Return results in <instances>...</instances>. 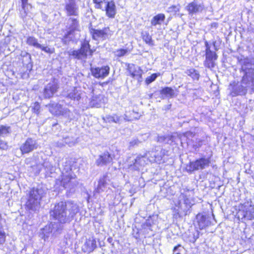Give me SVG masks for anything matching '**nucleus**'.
Segmentation results:
<instances>
[{
    "instance_id": "1",
    "label": "nucleus",
    "mask_w": 254,
    "mask_h": 254,
    "mask_svg": "<svg viewBox=\"0 0 254 254\" xmlns=\"http://www.w3.org/2000/svg\"><path fill=\"white\" fill-rule=\"evenodd\" d=\"M242 64V69L245 73L241 80V84L233 82L230 84L228 89L230 95L233 96L245 95L247 93V88L251 87L254 92V69L249 68L248 59H244L240 62Z\"/></svg>"
},
{
    "instance_id": "2",
    "label": "nucleus",
    "mask_w": 254,
    "mask_h": 254,
    "mask_svg": "<svg viewBox=\"0 0 254 254\" xmlns=\"http://www.w3.org/2000/svg\"><path fill=\"white\" fill-rule=\"evenodd\" d=\"M79 211V206L76 203L71 201H61L55 204L50 215L63 224L70 223Z\"/></svg>"
},
{
    "instance_id": "3",
    "label": "nucleus",
    "mask_w": 254,
    "mask_h": 254,
    "mask_svg": "<svg viewBox=\"0 0 254 254\" xmlns=\"http://www.w3.org/2000/svg\"><path fill=\"white\" fill-rule=\"evenodd\" d=\"M44 194V190L41 188L32 189L26 203V208L33 211H36L40 207V200Z\"/></svg>"
},
{
    "instance_id": "4",
    "label": "nucleus",
    "mask_w": 254,
    "mask_h": 254,
    "mask_svg": "<svg viewBox=\"0 0 254 254\" xmlns=\"http://www.w3.org/2000/svg\"><path fill=\"white\" fill-rule=\"evenodd\" d=\"M94 51L90 49L89 42L84 41L81 43L80 49L77 50H70L68 52L69 56H72L75 59L85 61L88 55L92 56Z\"/></svg>"
},
{
    "instance_id": "5",
    "label": "nucleus",
    "mask_w": 254,
    "mask_h": 254,
    "mask_svg": "<svg viewBox=\"0 0 254 254\" xmlns=\"http://www.w3.org/2000/svg\"><path fill=\"white\" fill-rule=\"evenodd\" d=\"M239 219L252 220L254 218V207L252 202L247 201L242 204L239 207L237 213Z\"/></svg>"
},
{
    "instance_id": "6",
    "label": "nucleus",
    "mask_w": 254,
    "mask_h": 254,
    "mask_svg": "<svg viewBox=\"0 0 254 254\" xmlns=\"http://www.w3.org/2000/svg\"><path fill=\"white\" fill-rule=\"evenodd\" d=\"M210 163L208 158L202 157L194 161H191L187 165L186 170L188 172L191 173L193 171L203 170L209 166Z\"/></svg>"
},
{
    "instance_id": "7",
    "label": "nucleus",
    "mask_w": 254,
    "mask_h": 254,
    "mask_svg": "<svg viewBox=\"0 0 254 254\" xmlns=\"http://www.w3.org/2000/svg\"><path fill=\"white\" fill-rule=\"evenodd\" d=\"M61 184L65 189L70 188L71 190L73 187L71 180L73 179L72 175L71 168L69 165H65L62 172Z\"/></svg>"
},
{
    "instance_id": "8",
    "label": "nucleus",
    "mask_w": 254,
    "mask_h": 254,
    "mask_svg": "<svg viewBox=\"0 0 254 254\" xmlns=\"http://www.w3.org/2000/svg\"><path fill=\"white\" fill-rule=\"evenodd\" d=\"M173 201L176 207L185 213H187L192 205L190 200L183 193H181L178 198L174 200Z\"/></svg>"
},
{
    "instance_id": "9",
    "label": "nucleus",
    "mask_w": 254,
    "mask_h": 254,
    "mask_svg": "<svg viewBox=\"0 0 254 254\" xmlns=\"http://www.w3.org/2000/svg\"><path fill=\"white\" fill-rule=\"evenodd\" d=\"M38 147L39 144L36 139L31 137H28L21 145L20 149L22 154H24L29 153L37 149Z\"/></svg>"
},
{
    "instance_id": "10",
    "label": "nucleus",
    "mask_w": 254,
    "mask_h": 254,
    "mask_svg": "<svg viewBox=\"0 0 254 254\" xmlns=\"http://www.w3.org/2000/svg\"><path fill=\"white\" fill-rule=\"evenodd\" d=\"M91 33L93 38L95 40L109 39L113 34L109 27H105L101 30L92 29Z\"/></svg>"
},
{
    "instance_id": "11",
    "label": "nucleus",
    "mask_w": 254,
    "mask_h": 254,
    "mask_svg": "<svg viewBox=\"0 0 254 254\" xmlns=\"http://www.w3.org/2000/svg\"><path fill=\"white\" fill-rule=\"evenodd\" d=\"M206 46V59L204 64L206 67L212 68L214 66V61L217 59V55L215 52L211 51L207 43H205Z\"/></svg>"
},
{
    "instance_id": "12",
    "label": "nucleus",
    "mask_w": 254,
    "mask_h": 254,
    "mask_svg": "<svg viewBox=\"0 0 254 254\" xmlns=\"http://www.w3.org/2000/svg\"><path fill=\"white\" fill-rule=\"evenodd\" d=\"M110 179L107 174L104 175L101 178L98 182L97 188L95 190V192L101 193L102 192L107 191L110 189Z\"/></svg>"
},
{
    "instance_id": "13",
    "label": "nucleus",
    "mask_w": 254,
    "mask_h": 254,
    "mask_svg": "<svg viewBox=\"0 0 254 254\" xmlns=\"http://www.w3.org/2000/svg\"><path fill=\"white\" fill-rule=\"evenodd\" d=\"M127 70L129 73V75L132 78L137 80L139 82L142 81L143 71L140 67L134 64H128Z\"/></svg>"
},
{
    "instance_id": "14",
    "label": "nucleus",
    "mask_w": 254,
    "mask_h": 254,
    "mask_svg": "<svg viewBox=\"0 0 254 254\" xmlns=\"http://www.w3.org/2000/svg\"><path fill=\"white\" fill-rule=\"evenodd\" d=\"M48 107L49 111L55 115H66L68 114L69 110L67 108H63V107L57 103H51L46 106Z\"/></svg>"
},
{
    "instance_id": "15",
    "label": "nucleus",
    "mask_w": 254,
    "mask_h": 254,
    "mask_svg": "<svg viewBox=\"0 0 254 254\" xmlns=\"http://www.w3.org/2000/svg\"><path fill=\"white\" fill-rule=\"evenodd\" d=\"M110 67L108 65L91 68L92 74L97 78H104L108 75Z\"/></svg>"
},
{
    "instance_id": "16",
    "label": "nucleus",
    "mask_w": 254,
    "mask_h": 254,
    "mask_svg": "<svg viewBox=\"0 0 254 254\" xmlns=\"http://www.w3.org/2000/svg\"><path fill=\"white\" fill-rule=\"evenodd\" d=\"M59 88L57 82L54 80L48 83L44 90V96L45 98H50L57 92Z\"/></svg>"
},
{
    "instance_id": "17",
    "label": "nucleus",
    "mask_w": 254,
    "mask_h": 254,
    "mask_svg": "<svg viewBox=\"0 0 254 254\" xmlns=\"http://www.w3.org/2000/svg\"><path fill=\"white\" fill-rule=\"evenodd\" d=\"M65 9L67 15H77L78 6L74 0H67L65 2Z\"/></svg>"
},
{
    "instance_id": "18",
    "label": "nucleus",
    "mask_w": 254,
    "mask_h": 254,
    "mask_svg": "<svg viewBox=\"0 0 254 254\" xmlns=\"http://www.w3.org/2000/svg\"><path fill=\"white\" fill-rule=\"evenodd\" d=\"M145 155L149 157L147 154H146ZM148 161H149L148 158L146 159L145 156L138 155L134 160L133 164L130 165V167L134 170H139L140 168L144 166L147 163Z\"/></svg>"
},
{
    "instance_id": "19",
    "label": "nucleus",
    "mask_w": 254,
    "mask_h": 254,
    "mask_svg": "<svg viewBox=\"0 0 254 254\" xmlns=\"http://www.w3.org/2000/svg\"><path fill=\"white\" fill-rule=\"evenodd\" d=\"M148 154L150 156L148 157L149 162H156L158 164L164 162V161H162V159L165 155L164 150L161 149L158 152V151L156 152L151 151L150 153L149 152Z\"/></svg>"
},
{
    "instance_id": "20",
    "label": "nucleus",
    "mask_w": 254,
    "mask_h": 254,
    "mask_svg": "<svg viewBox=\"0 0 254 254\" xmlns=\"http://www.w3.org/2000/svg\"><path fill=\"white\" fill-rule=\"evenodd\" d=\"M203 8V4L195 0L189 3L187 6V10L191 15L201 12Z\"/></svg>"
},
{
    "instance_id": "21",
    "label": "nucleus",
    "mask_w": 254,
    "mask_h": 254,
    "mask_svg": "<svg viewBox=\"0 0 254 254\" xmlns=\"http://www.w3.org/2000/svg\"><path fill=\"white\" fill-rule=\"evenodd\" d=\"M106 11V15L110 18H114L116 14V8L115 2L111 0L107 1L103 6V9Z\"/></svg>"
},
{
    "instance_id": "22",
    "label": "nucleus",
    "mask_w": 254,
    "mask_h": 254,
    "mask_svg": "<svg viewBox=\"0 0 254 254\" xmlns=\"http://www.w3.org/2000/svg\"><path fill=\"white\" fill-rule=\"evenodd\" d=\"M113 157L108 152H105L100 155L96 160V164L97 166L106 165L112 162Z\"/></svg>"
},
{
    "instance_id": "23",
    "label": "nucleus",
    "mask_w": 254,
    "mask_h": 254,
    "mask_svg": "<svg viewBox=\"0 0 254 254\" xmlns=\"http://www.w3.org/2000/svg\"><path fill=\"white\" fill-rule=\"evenodd\" d=\"M106 99L103 95H93L89 102V105L92 107L99 108L104 105Z\"/></svg>"
},
{
    "instance_id": "24",
    "label": "nucleus",
    "mask_w": 254,
    "mask_h": 254,
    "mask_svg": "<svg viewBox=\"0 0 254 254\" xmlns=\"http://www.w3.org/2000/svg\"><path fill=\"white\" fill-rule=\"evenodd\" d=\"M97 247L96 241L93 238L87 239L82 247L84 252L91 253Z\"/></svg>"
},
{
    "instance_id": "25",
    "label": "nucleus",
    "mask_w": 254,
    "mask_h": 254,
    "mask_svg": "<svg viewBox=\"0 0 254 254\" xmlns=\"http://www.w3.org/2000/svg\"><path fill=\"white\" fill-rule=\"evenodd\" d=\"M66 96L72 100L78 101L81 98V91L75 87H71L68 90Z\"/></svg>"
},
{
    "instance_id": "26",
    "label": "nucleus",
    "mask_w": 254,
    "mask_h": 254,
    "mask_svg": "<svg viewBox=\"0 0 254 254\" xmlns=\"http://www.w3.org/2000/svg\"><path fill=\"white\" fill-rule=\"evenodd\" d=\"M55 224H51L41 229L40 232V236L45 240L49 237L50 233L53 232L55 228Z\"/></svg>"
},
{
    "instance_id": "27",
    "label": "nucleus",
    "mask_w": 254,
    "mask_h": 254,
    "mask_svg": "<svg viewBox=\"0 0 254 254\" xmlns=\"http://www.w3.org/2000/svg\"><path fill=\"white\" fill-rule=\"evenodd\" d=\"M104 121L109 123H117L121 124L122 121V117L121 116H118L117 114H113L112 115H107L103 118Z\"/></svg>"
},
{
    "instance_id": "28",
    "label": "nucleus",
    "mask_w": 254,
    "mask_h": 254,
    "mask_svg": "<svg viewBox=\"0 0 254 254\" xmlns=\"http://www.w3.org/2000/svg\"><path fill=\"white\" fill-rule=\"evenodd\" d=\"M139 115L137 112H134L133 110L131 111H126L124 115V120L127 121H131L133 120L138 119Z\"/></svg>"
},
{
    "instance_id": "29",
    "label": "nucleus",
    "mask_w": 254,
    "mask_h": 254,
    "mask_svg": "<svg viewBox=\"0 0 254 254\" xmlns=\"http://www.w3.org/2000/svg\"><path fill=\"white\" fill-rule=\"evenodd\" d=\"M165 18V16L164 14L160 13L153 17L151 21V25L156 26L157 25H160L163 22Z\"/></svg>"
},
{
    "instance_id": "30",
    "label": "nucleus",
    "mask_w": 254,
    "mask_h": 254,
    "mask_svg": "<svg viewBox=\"0 0 254 254\" xmlns=\"http://www.w3.org/2000/svg\"><path fill=\"white\" fill-rule=\"evenodd\" d=\"M160 93L162 95H164L166 97L172 98L174 96V90L171 87H166L163 88Z\"/></svg>"
},
{
    "instance_id": "31",
    "label": "nucleus",
    "mask_w": 254,
    "mask_h": 254,
    "mask_svg": "<svg viewBox=\"0 0 254 254\" xmlns=\"http://www.w3.org/2000/svg\"><path fill=\"white\" fill-rule=\"evenodd\" d=\"M199 228L201 230L204 229L207 225L205 217L203 215H198L196 216Z\"/></svg>"
},
{
    "instance_id": "32",
    "label": "nucleus",
    "mask_w": 254,
    "mask_h": 254,
    "mask_svg": "<svg viewBox=\"0 0 254 254\" xmlns=\"http://www.w3.org/2000/svg\"><path fill=\"white\" fill-rule=\"evenodd\" d=\"M26 43L28 45L33 46L36 49H39L40 46V44L38 43V39L34 37H28Z\"/></svg>"
},
{
    "instance_id": "33",
    "label": "nucleus",
    "mask_w": 254,
    "mask_h": 254,
    "mask_svg": "<svg viewBox=\"0 0 254 254\" xmlns=\"http://www.w3.org/2000/svg\"><path fill=\"white\" fill-rule=\"evenodd\" d=\"M11 128L9 126L3 125L0 126V135L2 137L7 136L8 134L11 133Z\"/></svg>"
},
{
    "instance_id": "34",
    "label": "nucleus",
    "mask_w": 254,
    "mask_h": 254,
    "mask_svg": "<svg viewBox=\"0 0 254 254\" xmlns=\"http://www.w3.org/2000/svg\"><path fill=\"white\" fill-rule=\"evenodd\" d=\"M141 36L143 40L146 43V44L151 46L153 45L152 37L148 32H142Z\"/></svg>"
},
{
    "instance_id": "35",
    "label": "nucleus",
    "mask_w": 254,
    "mask_h": 254,
    "mask_svg": "<svg viewBox=\"0 0 254 254\" xmlns=\"http://www.w3.org/2000/svg\"><path fill=\"white\" fill-rule=\"evenodd\" d=\"M186 73L194 80H198L199 77V72L194 68H190L187 70Z\"/></svg>"
},
{
    "instance_id": "36",
    "label": "nucleus",
    "mask_w": 254,
    "mask_h": 254,
    "mask_svg": "<svg viewBox=\"0 0 254 254\" xmlns=\"http://www.w3.org/2000/svg\"><path fill=\"white\" fill-rule=\"evenodd\" d=\"M130 51L127 49H119L115 51L114 54L116 57H122L126 55Z\"/></svg>"
},
{
    "instance_id": "37",
    "label": "nucleus",
    "mask_w": 254,
    "mask_h": 254,
    "mask_svg": "<svg viewBox=\"0 0 254 254\" xmlns=\"http://www.w3.org/2000/svg\"><path fill=\"white\" fill-rule=\"evenodd\" d=\"M160 75V73H155L152 74L150 76L147 77L145 79V83L146 84L148 85L150 84L151 82H153L156 80L157 77Z\"/></svg>"
},
{
    "instance_id": "38",
    "label": "nucleus",
    "mask_w": 254,
    "mask_h": 254,
    "mask_svg": "<svg viewBox=\"0 0 254 254\" xmlns=\"http://www.w3.org/2000/svg\"><path fill=\"white\" fill-rule=\"evenodd\" d=\"M39 49H41L42 51L49 54H53L55 52V49L54 48H50L48 46L41 44H40Z\"/></svg>"
},
{
    "instance_id": "39",
    "label": "nucleus",
    "mask_w": 254,
    "mask_h": 254,
    "mask_svg": "<svg viewBox=\"0 0 254 254\" xmlns=\"http://www.w3.org/2000/svg\"><path fill=\"white\" fill-rule=\"evenodd\" d=\"M31 55L29 54V58H27V56H26L24 58H23L22 59V63L23 64H26L27 65V68H30V70L32 68V64L31 63Z\"/></svg>"
},
{
    "instance_id": "40",
    "label": "nucleus",
    "mask_w": 254,
    "mask_h": 254,
    "mask_svg": "<svg viewBox=\"0 0 254 254\" xmlns=\"http://www.w3.org/2000/svg\"><path fill=\"white\" fill-rule=\"evenodd\" d=\"M42 166L45 168L47 171L51 172L53 168L52 164L47 159L44 161Z\"/></svg>"
},
{
    "instance_id": "41",
    "label": "nucleus",
    "mask_w": 254,
    "mask_h": 254,
    "mask_svg": "<svg viewBox=\"0 0 254 254\" xmlns=\"http://www.w3.org/2000/svg\"><path fill=\"white\" fill-rule=\"evenodd\" d=\"M93 2L95 4V7L103 9V6L106 2H105V0H93Z\"/></svg>"
},
{
    "instance_id": "42",
    "label": "nucleus",
    "mask_w": 254,
    "mask_h": 254,
    "mask_svg": "<svg viewBox=\"0 0 254 254\" xmlns=\"http://www.w3.org/2000/svg\"><path fill=\"white\" fill-rule=\"evenodd\" d=\"M40 105L38 102H35L33 103V105L32 106V109L33 113L39 114L40 112Z\"/></svg>"
},
{
    "instance_id": "43",
    "label": "nucleus",
    "mask_w": 254,
    "mask_h": 254,
    "mask_svg": "<svg viewBox=\"0 0 254 254\" xmlns=\"http://www.w3.org/2000/svg\"><path fill=\"white\" fill-rule=\"evenodd\" d=\"M180 5H172L168 8V11L169 12L176 14L180 11Z\"/></svg>"
},
{
    "instance_id": "44",
    "label": "nucleus",
    "mask_w": 254,
    "mask_h": 254,
    "mask_svg": "<svg viewBox=\"0 0 254 254\" xmlns=\"http://www.w3.org/2000/svg\"><path fill=\"white\" fill-rule=\"evenodd\" d=\"M2 228H0V244L1 245L4 244L5 241V233Z\"/></svg>"
},
{
    "instance_id": "45",
    "label": "nucleus",
    "mask_w": 254,
    "mask_h": 254,
    "mask_svg": "<svg viewBox=\"0 0 254 254\" xmlns=\"http://www.w3.org/2000/svg\"><path fill=\"white\" fill-rule=\"evenodd\" d=\"M8 145L7 142L0 139V149L2 150H7L8 149Z\"/></svg>"
},
{
    "instance_id": "46",
    "label": "nucleus",
    "mask_w": 254,
    "mask_h": 254,
    "mask_svg": "<svg viewBox=\"0 0 254 254\" xmlns=\"http://www.w3.org/2000/svg\"><path fill=\"white\" fill-rule=\"evenodd\" d=\"M194 135V134L192 132H190V131H188V132H185L183 134V135L182 137V138L186 137L187 138V139L190 140V138L193 137Z\"/></svg>"
},
{
    "instance_id": "47",
    "label": "nucleus",
    "mask_w": 254,
    "mask_h": 254,
    "mask_svg": "<svg viewBox=\"0 0 254 254\" xmlns=\"http://www.w3.org/2000/svg\"><path fill=\"white\" fill-rule=\"evenodd\" d=\"M71 21L72 22V24L71 25V28L72 29H75L78 26V21L76 19L71 18L70 19Z\"/></svg>"
},
{
    "instance_id": "48",
    "label": "nucleus",
    "mask_w": 254,
    "mask_h": 254,
    "mask_svg": "<svg viewBox=\"0 0 254 254\" xmlns=\"http://www.w3.org/2000/svg\"><path fill=\"white\" fill-rule=\"evenodd\" d=\"M139 143V140L137 139L134 138L130 142L129 144L130 146H133L135 145H138Z\"/></svg>"
},
{
    "instance_id": "49",
    "label": "nucleus",
    "mask_w": 254,
    "mask_h": 254,
    "mask_svg": "<svg viewBox=\"0 0 254 254\" xmlns=\"http://www.w3.org/2000/svg\"><path fill=\"white\" fill-rule=\"evenodd\" d=\"M181 247V246L180 245L175 246L173 249V254H180L179 249Z\"/></svg>"
},
{
    "instance_id": "50",
    "label": "nucleus",
    "mask_w": 254,
    "mask_h": 254,
    "mask_svg": "<svg viewBox=\"0 0 254 254\" xmlns=\"http://www.w3.org/2000/svg\"><path fill=\"white\" fill-rule=\"evenodd\" d=\"M166 137L165 136L161 135L158 136L157 138V141L160 142H163L165 141Z\"/></svg>"
},
{
    "instance_id": "51",
    "label": "nucleus",
    "mask_w": 254,
    "mask_h": 254,
    "mask_svg": "<svg viewBox=\"0 0 254 254\" xmlns=\"http://www.w3.org/2000/svg\"><path fill=\"white\" fill-rule=\"evenodd\" d=\"M29 54H30L25 51H22L20 55L22 57H23V58H24L26 56H27V58H29Z\"/></svg>"
},
{
    "instance_id": "52",
    "label": "nucleus",
    "mask_w": 254,
    "mask_h": 254,
    "mask_svg": "<svg viewBox=\"0 0 254 254\" xmlns=\"http://www.w3.org/2000/svg\"><path fill=\"white\" fill-rule=\"evenodd\" d=\"M23 8L25 10L26 6H28V0H21Z\"/></svg>"
},
{
    "instance_id": "53",
    "label": "nucleus",
    "mask_w": 254,
    "mask_h": 254,
    "mask_svg": "<svg viewBox=\"0 0 254 254\" xmlns=\"http://www.w3.org/2000/svg\"><path fill=\"white\" fill-rule=\"evenodd\" d=\"M2 218L1 214H0V228H2Z\"/></svg>"
}]
</instances>
